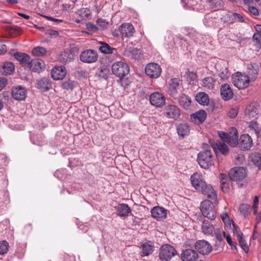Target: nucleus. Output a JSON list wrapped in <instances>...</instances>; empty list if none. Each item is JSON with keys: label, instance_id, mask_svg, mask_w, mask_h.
I'll return each instance as SVG.
<instances>
[{"label": "nucleus", "instance_id": "50", "mask_svg": "<svg viewBox=\"0 0 261 261\" xmlns=\"http://www.w3.org/2000/svg\"><path fill=\"white\" fill-rule=\"evenodd\" d=\"M79 14L83 19L87 18L91 14V11L89 9L82 8L79 11Z\"/></svg>", "mask_w": 261, "mask_h": 261}, {"label": "nucleus", "instance_id": "44", "mask_svg": "<svg viewBox=\"0 0 261 261\" xmlns=\"http://www.w3.org/2000/svg\"><path fill=\"white\" fill-rule=\"evenodd\" d=\"M249 158L255 166L259 168H261V154L257 153H253Z\"/></svg>", "mask_w": 261, "mask_h": 261}, {"label": "nucleus", "instance_id": "27", "mask_svg": "<svg viewBox=\"0 0 261 261\" xmlns=\"http://www.w3.org/2000/svg\"><path fill=\"white\" fill-rule=\"evenodd\" d=\"M212 146L217 156L219 152L224 155L227 154L228 152V148L224 143H213Z\"/></svg>", "mask_w": 261, "mask_h": 261}, {"label": "nucleus", "instance_id": "13", "mask_svg": "<svg viewBox=\"0 0 261 261\" xmlns=\"http://www.w3.org/2000/svg\"><path fill=\"white\" fill-rule=\"evenodd\" d=\"M11 93L12 97L14 99L21 101L25 99L27 95V91L24 87L18 86L12 88Z\"/></svg>", "mask_w": 261, "mask_h": 261}, {"label": "nucleus", "instance_id": "18", "mask_svg": "<svg viewBox=\"0 0 261 261\" xmlns=\"http://www.w3.org/2000/svg\"><path fill=\"white\" fill-rule=\"evenodd\" d=\"M67 71L64 66L54 67L51 71V77L55 80H62L66 75Z\"/></svg>", "mask_w": 261, "mask_h": 261}, {"label": "nucleus", "instance_id": "12", "mask_svg": "<svg viewBox=\"0 0 261 261\" xmlns=\"http://www.w3.org/2000/svg\"><path fill=\"white\" fill-rule=\"evenodd\" d=\"M195 249L202 255H207L212 250V246L206 241L204 240L197 241L195 244Z\"/></svg>", "mask_w": 261, "mask_h": 261}, {"label": "nucleus", "instance_id": "43", "mask_svg": "<svg viewBox=\"0 0 261 261\" xmlns=\"http://www.w3.org/2000/svg\"><path fill=\"white\" fill-rule=\"evenodd\" d=\"M248 128L250 132L254 133L257 137L259 136L261 129L256 121L254 120L250 121L248 125Z\"/></svg>", "mask_w": 261, "mask_h": 261}, {"label": "nucleus", "instance_id": "14", "mask_svg": "<svg viewBox=\"0 0 261 261\" xmlns=\"http://www.w3.org/2000/svg\"><path fill=\"white\" fill-rule=\"evenodd\" d=\"M151 104L156 107H161L165 103L164 96L159 92L151 94L149 97Z\"/></svg>", "mask_w": 261, "mask_h": 261}, {"label": "nucleus", "instance_id": "23", "mask_svg": "<svg viewBox=\"0 0 261 261\" xmlns=\"http://www.w3.org/2000/svg\"><path fill=\"white\" fill-rule=\"evenodd\" d=\"M207 114L204 110H199L191 115V119L196 123H202L205 120Z\"/></svg>", "mask_w": 261, "mask_h": 261}, {"label": "nucleus", "instance_id": "16", "mask_svg": "<svg viewBox=\"0 0 261 261\" xmlns=\"http://www.w3.org/2000/svg\"><path fill=\"white\" fill-rule=\"evenodd\" d=\"M14 57L23 66H26L29 68L31 64L32 59L28 54L17 52L14 54Z\"/></svg>", "mask_w": 261, "mask_h": 261}, {"label": "nucleus", "instance_id": "20", "mask_svg": "<svg viewBox=\"0 0 261 261\" xmlns=\"http://www.w3.org/2000/svg\"><path fill=\"white\" fill-rule=\"evenodd\" d=\"M153 218L157 220H163L167 217V211L165 208L160 206H155L151 210Z\"/></svg>", "mask_w": 261, "mask_h": 261}, {"label": "nucleus", "instance_id": "15", "mask_svg": "<svg viewBox=\"0 0 261 261\" xmlns=\"http://www.w3.org/2000/svg\"><path fill=\"white\" fill-rule=\"evenodd\" d=\"M220 95L224 100H229L233 96L232 90L229 84H224L221 86Z\"/></svg>", "mask_w": 261, "mask_h": 261}, {"label": "nucleus", "instance_id": "54", "mask_svg": "<svg viewBox=\"0 0 261 261\" xmlns=\"http://www.w3.org/2000/svg\"><path fill=\"white\" fill-rule=\"evenodd\" d=\"M7 79L4 77H0V91L6 86Z\"/></svg>", "mask_w": 261, "mask_h": 261}, {"label": "nucleus", "instance_id": "2", "mask_svg": "<svg viewBox=\"0 0 261 261\" xmlns=\"http://www.w3.org/2000/svg\"><path fill=\"white\" fill-rule=\"evenodd\" d=\"M205 149L198 154L197 161L200 166L203 169H208L214 165L213 156L210 147L207 144Z\"/></svg>", "mask_w": 261, "mask_h": 261}, {"label": "nucleus", "instance_id": "46", "mask_svg": "<svg viewBox=\"0 0 261 261\" xmlns=\"http://www.w3.org/2000/svg\"><path fill=\"white\" fill-rule=\"evenodd\" d=\"M9 244L6 241H3L0 242V254L6 253L9 249Z\"/></svg>", "mask_w": 261, "mask_h": 261}, {"label": "nucleus", "instance_id": "10", "mask_svg": "<svg viewBox=\"0 0 261 261\" xmlns=\"http://www.w3.org/2000/svg\"><path fill=\"white\" fill-rule=\"evenodd\" d=\"M162 72L161 66L155 63L148 64L145 68L146 75L153 79H156L160 76Z\"/></svg>", "mask_w": 261, "mask_h": 261}, {"label": "nucleus", "instance_id": "19", "mask_svg": "<svg viewBox=\"0 0 261 261\" xmlns=\"http://www.w3.org/2000/svg\"><path fill=\"white\" fill-rule=\"evenodd\" d=\"M238 138V130L236 128L231 127L228 133L227 139L226 140V142L232 147H236L239 143Z\"/></svg>", "mask_w": 261, "mask_h": 261}, {"label": "nucleus", "instance_id": "57", "mask_svg": "<svg viewBox=\"0 0 261 261\" xmlns=\"http://www.w3.org/2000/svg\"><path fill=\"white\" fill-rule=\"evenodd\" d=\"M214 234H215L216 238H217V239L220 242L223 240V238H222V236L221 234V232L220 229H216L214 232Z\"/></svg>", "mask_w": 261, "mask_h": 261}, {"label": "nucleus", "instance_id": "1", "mask_svg": "<svg viewBox=\"0 0 261 261\" xmlns=\"http://www.w3.org/2000/svg\"><path fill=\"white\" fill-rule=\"evenodd\" d=\"M190 179L192 186L197 191L201 192L211 200H217L216 191L210 185L206 184L202 174L195 173L191 176Z\"/></svg>", "mask_w": 261, "mask_h": 261}, {"label": "nucleus", "instance_id": "45", "mask_svg": "<svg viewBox=\"0 0 261 261\" xmlns=\"http://www.w3.org/2000/svg\"><path fill=\"white\" fill-rule=\"evenodd\" d=\"M32 53L35 56H40L44 55L46 53V50L43 47L38 46L34 48Z\"/></svg>", "mask_w": 261, "mask_h": 261}, {"label": "nucleus", "instance_id": "3", "mask_svg": "<svg viewBox=\"0 0 261 261\" xmlns=\"http://www.w3.org/2000/svg\"><path fill=\"white\" fill-rule=\"evenodd\" d=\"M233 85L239 89H244L247 88L250 84V79L245 73L237 72L231 76Z\"/></svg>", "mask_w": 261, "mask_h": 261}, {"label": "nucleus", "instance_id": "36", "mask_svg": "<svg viewBox=\"0 0 261 261\" xmlns=\"http://www.w3.org/2000/svg\"><path fill=\"white\" fill-rule=\"evenodd\" d=\"M14 69L15 66L12 62H5L3 64L1 71L3 74L7 75L12 74Z\"/></svg>", "mask_w": 261, "mask_h": 261}, {"label": "nucleus", "instance_id": "60", "mask_svg": "<svg viewBox=\"0 0 261 261\" xmlns=\"http://www.w3.org/2000/svg\"><path fill=\"white\" fill-rule=\"evenodd\" d=\"M219 136L221 140L224 142H226V140L227 139L228 133H226L222 131L218 132Z\"/></svg>", "mask_w": 261, "mask_h": 261}, {"label": "nucleus", "instance_id": "5", "mask_svg": "<svg viewBox=\"0 0 261 261\" xmlns=\"http://www.w3.org/2000/svg\"><path fill=\"white\" fill-rule=\"evenodd\" d=\"M112 70L115 75L122 78L129 73V67L123 62H117L113 64Z\"/></svg>", "mask_w": 261, "mask_h": 261}, {"label": "nucleus", "instance_id": "38", "mask_svg": "<svg viewBox=\"0 0 261 261\" xmlns=\"http://www.w3.org/2000/svg\"><path fill=\"white\" fill-rule=\"evenodd\" d=\"M258 68L257 66H253L252 65L248 67V70L247 75L250 79V81H254L257 77L258 74Z\"/></svg>", "mask_w": 261, "mask_h": 261}, {"label": "nucleus", "instance_id": "32", "mask_svg": "<svg viewBox=\"0 0 261 261\" xmlns=\"http://www.w3.org/2000/svg\"><path fill=\"white\" fill-rule=\"evenodd\" d=\"M177 133L179 136L184 137L190 133V126L187 123H181L176 127Z\"/></svg>", "mask_w": 261, "mask_h": 261}, {"label": "nucleus", "instance_id": "40", "mask_svg": "<svg viewBox=\"0 0 261 261\" xmlns=\"http://www.w3.org/2000/svg\"><path fill=\"white\" fill-rule=\"evenodd\" d=\"M209 6L213 11H217L222 9L224 6L222 0H208Z\"/></svg>", "mask_w": 261, "mask_h": 261}, {"label": "nucleus", "instance_id": "47", "mask_svg": "<svg viewBox=\"0 0 261 261\" xmlns=\"http://www.w3.org/2000/svg\"><path fill=\"white\" fill-rule=\"evenodd\" d=\"M250 210V206L247 204H241L240 205V212L245 216H248L249 211Z\"/></svg>", "mask_w": 261, "mask_h": 261}, {"label": "nucleus", "instance_id": "55", "mask_svg": "<svg viewBox=\"0 0 261 261\" xmlns=\"http://www.w3.org/2000/svg\"><path fill=\"white\" fill-rule=\"evenodd\" d=\"M226 241L228 243V244L231 247L232 249L237 250V246L235 244H233V242L231 241V239L230 237V236H227L226 237Z\"/></svg>", "mask_w": 261, "mask_h": 261}, {"label": "nucleus", "instance_id": "21", "mask_svg": "<svg viewBox=\"0 0 261 261\" xmlns=\"http://www.w3.org/2000/svg\"><path fill=\"white\" fill-rule=\"evenodd\" d=\"M240 147L244 150H248L252 145V140L248 134H243L240 139Z\"/></svg>", "mask_w": 261, "mask_h": 261}, {"label": "nucleus", "instance_id": "7", "mask_svg": "<svg viewBox=\"0 0 261 261\" xmlns=\"http://www.w3.org/2000/svg\"><path fill=\"white\" fill-rule=\"evenodd\" d=\"M98 58L96 51L93 49H87L82 51L80 56V60L86 63L95 62Z\"/></svg>", "mask_w": 261, "mask_h": 261}, {"label": "nucleus", "instance_id": "31", "mask_svg": "<svg viewBox=\"0 0 261 261\" xmlns=\"http://www.w3.org/2000/svg\"><path fill=\"white\" fill-rule=\"evenodd\" d=\"M140 248L142 249L140 253L142 256H148L153 251V246L147 242L141 244Z\"/></svg>", "mask_w": 261, "mask_h": 261}, {"label": "nucleus", "instance_id": "39", "mask_svg": "<svg viewBox=\"0 0 261 261\" xmlns=\"http://www.w3.org/2000/svg\"><path fill=\"white\" fill-rule=\"evenodd\" d=\"M220 179L222 191L225 193H227L229 189L228 179L227 175L224 173H221L220 174Z\"/></svg>", "mask_w": 261, "mask_h": 261}, {"label": "nucleus", "instance_id": "11", "mask_svg": "<svg viewBox=\"0 0 261 261\" xmlns=\"http://www.w3.org/2000/svg\"><path fill=\"white\" fill-rule=\"evenodd\" d=\"M163 114L168 118L176 120L180 115V111L176 106L169 105L165 107Z\"/></svg>", "mask_w": 261, "mask_h": 261}, {"label": "nucleus", "instance_id": "64", "mask_svg": "<svg viewBox=\"0 0 261 261\" xmlns=\"http://www.w3.org/2000/svg\"><path fill=\"white\" fill-rule=\"evenodd\" d=\"M46 34H48L51 36H55V37L58 35V32L56 31L53 30H47V32H46Z\"/></svg>", "mask_w": 261, "mask_h": 261}, {"label": "nucleus", "instance_id": "17", "mask_svg": "<svg viewBox=\"0 0 261 261\" xmlns=\"http://www.w3.org/2000/svg\"><path fill=\"white\" fill-rule=\"evenodd\" d=\"M181 258L183 261H194L198 258V254L193 249H187L182 251Z\"/></svg>", "mask_w": 261, "mask_h": 261}, {"label": "nucleus", "instance_id": "25", "mask_svg": "<svg viewBox=\"0 0 261 261\" xmlns=\"http://www.w3.org/2000/svg\"><path fill=\"white\" fill-rule=\"evenodd\" d=\"M259 112V106L257 103H252L248 106L245 110V114L249 118L255 117Z\"/></svg>", "mask_w": 261, "mask_h": 261}, {"label": "nucleus", "instance_id": "6", "mask_svg": "<svg viewBox=\"0 0 261 261\" xmlns=\"http://www.w3.org/2000/svg\"><path fill=\"white\" fill-rule=\"evenodd\" d=\"M176 254V251L172 246L165 244L163 245L159 252V257L162 260L169 261Z\"/></svg>", "mask_w": 261, "mask_h": 261}, {"label": "nucleus", "instance_id": "34", "mask_svg": "<svg viewBox=\"0 0 261 261\" xmlns=\"http://www.w3.org/2000/svg\"><path fill=\"white\" fill-rule=\"evenodd\" d=\"M195 99L197 102L204 106L207 105L210 101L208 95L204 92L197 93L195 96Z\"/></svg>", "mask_w": 261, "mask_h": 261}, {"label": "nucleus", "instance_id": "41", "mask_svg": "<svg viewBox=\"0 0 261 261\" xmlns=\"http://www.w3.org/2000/svg\"><path fill=\"white\" fill-rule=\"evenodd\" d=\"M202 231L204 234L213 235L214 228L213 226L207 221L204 220L202 225Z\"/></svg>", "mask_w": 261, "mask_h": 261}, {"label": "nucleus", "instance_id": "28", "mask_svg": "<svg viewBox=\"0 0 261 261\" xmlns=\"http://www.w3.org/2000/svg\"><path fill=\"white\" fill-rule=\"evenodd\" d=\"M117 215L121 217H126L131 213V209L127 204L121 203L116 207Z\"/></svg>", "mask_w": 261, "mask_h": 261}, {"label": "nucleus", "instance_id": "33", "mask_svg": "<svg viewBox=\"0 0 261 261\" xmlns=\"http://www.w3.org/2000/svg\"><path fill=\"white\" fill-rule=\"evenodd\" d=\"M216 83L215 79L211 76L204 78L202 80L201 85L205 89H212L214 88Z\"/></svg>", "mask_w": 261, "mask_h": 261}, {"label": "nucleus", "instance_id": "61", "mask_svg": "<svg viewBox=\"0 0 261 261\" xmlns=\"http://www.w3.org/2000/svg\"><path fill=\"white\" fill-rule=\"evenodd\" d=\"M221 218L224 223H228V224L230 225V223L229 222L230 219L227 213H223L221 215Z\"/></svg>", "mask_w": 261, "mask_h": 261}, {"label": "nucleus", "instance_id": "24", "mask_svg": "<svg viewBox=\"0 0 261 261\" xmlns=\"http://www.w3.org/2000/svg\"><path fill=\"white\" fill-rule=\"evenodd\" d=\"M119 31L123 37H128L132 36L134 28L130 23H123L120 26Z\"/></svg>", "mask_w": 261, "mask_h": 261}, {"label": "nucleus", "instance_id": "37", "mask_svg": "<svg viewBox=\"0 0 261 261\" xmlns=\"http://www.w3.org/2000/svg\"><path fill=\"white\" fill-rule=\"evenodd\" d=\"M100 46L99 47V50L100 52L105 54H112L116 50L108 43L104 42H100Z\"/></svg>", "mask_w": 261, "mask_h": 261}, {"label": "nucleus", "instance_id": "29", "mask_svg": "<svg viewBox=\"0 0 261 261\" xmlns=\"http://www.w3.org/2000/svg\"><path fill=\"white\" fill-rule=\"evenodd\" d=\"M73 59V55L69 49L65 50L59 56V60L60 62L66 64L71 62Z\"/></svg>", "mask_w": 261, "mask_h": 261}, {"label": "nucleus", "instance_id": "63", "mask_svg": "<svg viewBox=\"0 0 261 261\" xmlns=\"http://www.w3.org/2000/svg\"><path fill=\"white\" fill-rule=\"evenodd\" d=\"M7 51V46L6 45L0 43V54H3Z\"/></svg>", "mask_w": 261, "mask_h": 261}, {"label": "nucleus", "instance_id": "53", "mask_svg": "<svg viewBox=\"0 0 261 261\" xmlns=\"http://www.w3.org/2000/svg\"><path fill=\"white\" fill-rule=\"evenodd\" d=\"M86 27L88 30L91 31L96 32L98 30L97 27L90 22L87 23Z\"/></svg>", "mask_w": 261, "mask_h": 261}, {"label": "nucleus", "instance_id": "8", "mask_svg": "<svg viewBox=\"0 0 261 261\" xmlns=\"http://www.w3.org/2000/svg\"><path fill=\"white\" fill-rule=\"evenodd\" d=\"M247 172L243 167H237L232 168L229 172V177L233 181H238L243 180L246 177Z\"/></svg>", "mask_w": 261, "mask_h": 261}, {"label": "nucleus", "instance_id": "26", "mask_svg": "<svg viewBox=\"0 0 261 261\" xmlns=\"http://www.w3.org/2000/svg\"><path fill=\"white\" fill-rule=\"evenodd\" d=\"M123 55L126 57L138 59L140 58V53L139 49L135 48L128 47L123 51Z\"/></svg>", "mask_w": 261, "mask_h": 261}, {"label": "nucleus", "instance_id": "62", "mask_svg": "<svg viewBox=\"0 0 261 261\" xmlns=\"http://www.w3.org/2000/svg\"><path fill=\"white\" fill-rule=\"evenodd\" d=\"M253 38L254 40L258 41V43L261 44V35L259 33L254 34Z\"/></svg>", "mask_w": 261, "mask_h": 261}, {"label": "nucleus", "instance_id": "22", "mask_svg": "<svg viewBox=\"0 0 261 261\" xmlns=\"http://www.w3.org/2000/svg\"><path fill=\"white\" fill-rule=\"evenodd\" d=\"M36 86L43 91L49 90L51 88V83L49 77H43L37 81Z\"/></svg>", "mask_w": 261, "mask_h": 261}, {"label": "nucleus", "instance_id": "48", "mask_svg": "<svg viewBox=\"0 0 261 261\" xmlns=\"http://www.w3.org/2000/svg\"><path fill=\"white\" fill-rule=\"evenodd\" d=\"M75 82L70 80H68L64 82L62 84V87L64 89L67 90H72L75 86Z\"/></svg>", "mask_w": 261, "mask_h": 261}, {"label": "nucleus", "instance_id": "42", "mask_svg": "<svg viewBox=\"0 0 261 261\" xmlns=\"http://www.w3.org/2000/svg\"><path fill=\"white\" fill-rule=\"evenodd\" d=\"M110 70L106 65L100 66L96 71V74L104 79H107L109 77Z\"/></svg>", "mask_w": 261, "mask_h": 261}, {"label": "nucleus", "instance_id": "49", "mask_svg": "<svg viewBox=\"0 0 261 261\" xmlns=\"http://www.w3.org/2000/svg\"><path fill=\"white\" fill-rule=\"evenodd\" d=\"M237 239L242 248L246 253H248L249 251V248L245 242V240L243 239V236L239 237Z\"/></svg>", "mask_w": 261, "mask_h": 261}, {"label": "nucleus", "instance_id": "52", "mask_svg": "<svg viewBox=\"0 0 261 261\" xmlns=\"http://www.w3.org/2000/svg\"><path fill=\"white\" fill-rule=\"evenodd\" d=\"M234 231L237 234V238L240 236H243V233L241 232L239 227L236 224H233Z\"/></svg>", "mask_w": 261, "mask_h": 261}, {"label": "nucleus", "instance_id": "9", "mask_svg": "<svg viewBox=\"0 0 261 261\" xmlns=\"http://www.w3.org/2000/svg\"><path fill=\"white\" fill-rule=\"evenodd\" d=\"M181 81L179 79L174 78L169 82L168 93L172 97L176 96L179 91L182 90Z\"/></svg>", "mask_w": 261, "mask_h": 261}, {"label": "nucleus", "instance_id": "51", "mask_svg": "<svg viewBox=\"0 0 261 261\" xmlns=\"http://www.w3.org/2000/svg\"><path fill=\"white\" fill-rule=\"evenodd\" d=\"M233 16L234 17V19L236 21L243 22L245 21V19L244 17L239 13H233Z\"/></svg>", "mask_w": 261, "mask_h": 261}, {"label": "nucleus", "instance_id": "30", "mask_svg": "<svg viewBox=\"0 0 261 261\" xmlns=\"http://www.w3.org/2000/svg\"><path fill=\"white\" fill-rule=\"evenodd\" d=\"M44 67V62L41 60L37 59L31 60V64L30 65L29 68L33 71L39 72Z\"/></svg>", "mask_w": 261, "mask_h": 261}, {"label": "nucleus", "instance_id": "56", "mask_svg": "<svg viewBox=\"0 0 261 261\" xmlns=\"http://www.w3.org/2000/svg\"><path fill=\"white\" fill-rule=\"evenodd\" d=\"M258 203V197L257 196H256L254 197V198L253 199V208L254 210V214H256V213L257 212Z\"/></svg>", "mask_w": 261, "mask_h": 261}, {"label": "nucleus", "instance_id": "58", "mask_svg": "<svg viewBox=\"0 0 261 261\" xmlns=\"http://www.w3.org/2000/svg\"><path fill=\"white\" fill-rule=\"evenodd\" d=\"M249 11L254 15H258L259 14V12L257 8L254 6H249L248 7Z\"/></svg>", "mask_w": 261, "mask_h": 261}, {"label": "nucleus", "instance_id": "59", "mask_svg": "<svg viewBox=\"0 0 261 261\" xmlns=\"http://www.w3.org/2000/svg\"><path fill=\"white\" fill-rule=\"evenodd\" d=\"M97 23L103 28H106L108 24L106 20L101 18H99L97 20Z\"/></svg>", "mask_w": 261, "mask_h": 261}, {"label": "nucleus", "instance_id": "35", "mask_svg": "<svg viewBox=\"0 0 261 261\" xmlns=\"http://www.w3.org/2000/svg\"><path fill=\"white\" fill-rule=\"evenodd\" d=\"M179 104L185 109H189L191 103V99L189 96L182 94L179 96Z\"/></svg>", "mask_w": 261, "mask_h": 261}, {"label": "nucleus", "instance_id": "4", "mask_svg": "<svg viewBox=\"0 0 261 261\" xmlns=\"http://www.w3.org/2000/svg\"><path fill=\"white\" fill-rule=\"evenodd\" d=\"M200 210L202 215L211 220H214L216 217V212L214 205L210 200H205L201 203Z\"/></svg>", "mask_w": 261, "mask_h": 261}]
</instances>
